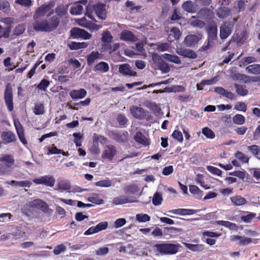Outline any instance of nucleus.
Returning <instances> with one entry per match:
<instances>
[{
	"label": "nucleus",
	"mask_w": 260,
	"mask_h": 260,
	"mask_svg": "<svg viewBox=\"0 0 260 260\" xmlns=\"http://www.w3.org/2000/svg\"><path fill=\"white\" fill-rule=\"evenodd\" d=\"M80 3H83V4L85 5L87 3V1L85 0L83 2L79 1L74 6L71 7L70 11V13L71 14L80 15L82 13V12L83 11V7L80 4Z\"/></svg>",
	"instance_id": "5701e85b"
},
{
	"label": "nucleus",
	"mask_w": 260,
	"mask_h": 260,
	"mask_svg": "<svg viewBox=\"0 0 260 260\" xmlns=\"http://www.w3.org/2000/svg\"><path fill=\"white\" fill-rule=\"evenodd\" d=\"M11 58L10 57H8L4 60V64L5 67L8 68L9 71H12L15 69V65L13 63L11 62Z\"/></svg>",
	"instance_id": "0e129e2a"
},
{
	"label": "nucleus",
	"mask_w": 260,
	"mask_h": 260,
	"mask_svg": "<svg viewBox=\"0 0 260 260\" xmlns=\"http://www.w3.org/2000/svg\"><path fill=\"white\" fill-rule=\"evenodd\" d=\"M1 137L5 144L15 142L17 140L16 137L12 131H4L1 135Z\"/></svg>",
	"instance_id": "4468645a"
},
{
	"label": "nucleus",
	"mask_w": 260,
	"mask_h": 260,
	"mask_svg": "<svg viewBox=\"0 0 260 260\" xmlns=\"http://www.w3.org/2000/svg\"><path fill=\"white\" fill-rule=\"evenodd\" d=\"M136 217L137 220L140 222H145L150 220V217L146 214H138Z\"/></svg>",
	"instance_id": "680f3d73"
},
{
	"label": "nucleus",
	"mask_w": 260,
	"mask_h": 260,
	"mask_svg": "<svg viewBox=\"0 0 260 260\" xmlns=\"http://www.w3.org/2000/svg\"><path fill=\"white\" fill-rule=\"evenodd\" d=\"M202 38L203 35L201 33H198L197 35H189L185 37L184 42L187 46H194L197 44Z\"/></svg>",
	"instance_id": "9b49d317"
},
{
	"label": "nucleus",
	"mask_w": 260,
	"mask_h": 260,
	"mask_svg": "<svg viewBox=\"0 0 260 260\" xmlns=\"http://www.w3.org/2000/svg\"><path fill=\"white\" fill-rule=\"evenodd\" d=\"M231 176L237 177L242 180H244L246 178L247 174L245 170L243 171H235L234 172H230L229 174Z\"/></svg>",
	"instance_id": "3c124183"
},
{
	"label": "nucleus",
	"mask_w": 260,
	"mask_h": 260,
	"mask_svg": "<svg viewBox=\"0 0 260 260\" xmlns=\"http://www.w3.org/2000/svg\"><path fill=\"white\" fill-rule=\"evenodd\" d=\"M135 141L145 146H149V141L146 137L140 132H138L134 136Z\"/></svg>",
	"instance_id": "393cba45"
},
{
	"label": "nucleus",
	"mask_w": 260,
	"mask_h": 260,
	"mask_svg": "<svg viewBox=\"0 0 260 260\" xmlns=\"http://www.w3.org/2000/svg\"><path fill=\"white\" fill-rule=\"evenodd\" d=\"M57 186L58 190H68L71 188L70 182L65 180H61L58 181Z\"/></svg>",
	"instance_id": "37998d69"
},
{
	"label": "nucleus",
	"mask_w": 260,
	"mask_h": 260,
	"mask_svg": "<svg viewBox=\"0 0 260 260\" xmlns=\"http://www.w3.org/2000/svg\"><path fill=\"white\" fill-rule=\"evenodd\" d=\"M112 185L111 181L109 179L103 180L95 183V185L99 187H108Z\"/></svg>",
	"instance_id": "052dcab7"
},
{
	"label": "nucleus",
	"mask_w": 260,
	"mask_h": 260,
	"mask_svg": "<svg viewBox=\"0 0 260 260\" xmlns=\"http://www.w3.org/2000/svg\"><path fill=\"white\" fill-rule=\"evenodd\" d=\"M232 28L227 25L226 22H223L220 27V37L222 40L226 39L232 33Z\"/></svg>",
	"instance_id": "6ab92c4d"
},
{
	"label": "nucleus",
	"mask_w": 260,
	"mask_h": 260,
	"mask_svg": "<svg viewBox=\"0 0 260 260\" xmlns=\"http://www.w3.org/2000/svg\"><path fill=\"white\" fill-rule=\"evenodd\" d=\"M45 112L44 106L42 103H37L35 105L34 113L35 115H42Z\"/></svg>",
	"instance_id": "09e8293b"
},
{
	"label": "nucleus",
	"mask_w": 260,
	"mask_h": 260,
	"mask_svg": "<svg viewBox=\"0 0 260 260\" xmlns=\"http://www.w3.org/2000/svg\"><path fill=\"white\" fill-rule=\"evenodd\" d=\"M215 223L218 225L224 226L231 230H237L238 229V226L236 224L228 221L217 220L215 221Z\"/></svg>",
	"instance_id": "7c9ffc66"
},
{
	"label": "nucleus",
	"mask_w": 260,
	"mask_h": 260,
	"mask_svg": "<svg viewBox=\"0 0 260 260\" xmlns=\"http://www.w3.org/2000/svg\"><path fill=\"white\" fill-rule=\"evenodd\" d=\"M88 201L96 205L103 204L104 202V200L102 199H100L99 198V194L96 193H94L92 194V196L89 197L88 198Z\"/></svg>",
	"instance_id": "a18cd8bd"
},
{
	"label": "nucleus",
	"mask_w": 260,
	"mask_h": 260,
	"mask_svg": "<svg viewBox=\"0 0 260 260\" xmlns=\"http://www.w3.org/2000/svg\"><path fill=\"white\" fill-rule=\"evenodd\" d=\"M113 37L109 31H104L102 34V41L104 43H110Z\"/></svg>",
	"instance_id": "4d7b16f0"
},
{
	"label": "nucleus",
	"mask_w": 260,
	"mask_h": 260,
	"mask_svg": "<svg viewBox=\"0 0 260 260\" xmlns=\"http://www.w3.org/2000/svg\"><path fill=\"white\" fill-rule=\"evenodd\" d=\"M230 240L232 241H236L239 240L238 244L240 245H246L251 243L252 241V239L244 236L237 235H232L230 236Z\"/></svg>",
	"instance_id": "aec40b11"
},
{
	"label": "nucleus",
	"mask_w": 260,
	"mask_h": 260,
	"mask_svg": "<svg viewBox=\"0 0 260 260\" xmlns=\"http://www.w3.org/2000/svg\"><path fill=\"white\" fill-rule=\"evenodd\" d=\"M109 70V65L106 62L101 61L94 66L95 71H99L101 72H107Z\"/></svg>",
	"instance_id": "79ce46f5"
},
{
	"label": "nucleus",
	"mask_w": 260,
	"mask_h": 260,
	"mask_svg": "<svg viewBox=\"0 0 260 260\" xmlns=\"http://www.w3.org/2000/svg\"><path fill=\"white\" fill-rule=\"evenodd\" d=\"M152 59L154 63L157 66V69L160 70L162 73H167L170 72V68L169 64L165 62L158 54L152 53Z\"/></svg>",
	"instance_id": "39448f33"
},
{
	"label": "nucleus",
	"mask_w": 260,
	"mask_h": 260,
	"mask_svg": "<svg viewBox=\"0 0 260 260\" xmlns=\"http://www.w3.org/2000/svg\"><path fill=\"white\" fill-rule=\"evenodd\" d=\"M172 212L173 213L181 215H192L196 213L194 210L193 209H178L176 210H174Z\"/></svg>",
	"instance_id": "a19ab883"
},
{
	"label": "nucleus",
	"mask_w": 260,
	"mask_h": 260,
	"mask_svg": "<svg viewBox=\"0 0 260 260\" xmlns=\"http://www.w3.org/2000/svg\"><path fill=\"white\" fill-rule=\"evenodd\" d=\"M4 100L7 108L9 111H12L13 109V93L10 84H7L4 92Z\"/></svg>",
	"instance_id": "0eeeda50"
},
{
	"label": "nucleus",
	"mask_w": 260,
	"mask_h": 260,
	"mask_svg": "<svg viewBox=\"0 0 260 260\" xmlns=\"http://www.w3.org/2000/svg\"><path fill=\"white\" fill-rule=\"evenodd\" d=\"M138 191V186L136 185L132 184L126 186L124 187V191L126 193H135Z\"/></svg>",
	"instance_id": "774afa93"
},
{
	"label": "nucleus",
	"mask_w": 260,
	"mask_h": 260,
	"mask_svg": "<svg viewBox=\"0 0 260 260\" xmlns=\"http://www.w3.org/2000/svg\"><path fill=\"white\" fill-rule=\"evenodd\" d=\"M216 83V80L215 78H212L209 80H202L199 84H197V89L199 90H202L203 86L206 85H212Z\"/></svg>",
	"instance_id": "49530a36"
},
{
	"label": "nucleus",
	"mask_w": 260,
	"mask_h": 260,
	"mask_svg": "<svg viewBox=\"0 0 260 260\" xmlns=\"http://www.w3.org/2000/svg\"><path fill=\"white\" fill-rule=\"evenodd\" d=\"M0 10L8 14L11 11L10 5L7 0H0Z\"/></svg>",
	"instance_id": "c03bdc74"
},
{
	"label": "nucleus",
	"mask_w": 260,
	"mask_h": 260,
	"mask_svg": "<svg viewBox=\"0 0 260 260\" xmlns=\"http://www.w3.org/2000/svg\"><path fill=\"white\" fill-rule=\"evenodd\" d=\"M207 170L214 175H216L218 176H221L222 174V171L217 168L213 166H208L207 167Z\"/></svg>",
	"instance_id": "69168bd1"
},
{
	"label": "nucleus",
	"mask_w": 260,
	"mask_h": 260,
	"mask_svg": "<svg viewBox=\"0 0 260 260\" xmlns=\"http://www.w3.org/2000/svg\"><path fill=\"white\" fill-rule=\"evenodd\" d=\"M145 105V106L150 110L153 113L159 114L161 111V108L159 105L155 102L147 101Z\"/></svg>",
	"instance_id": "cd10ccee"
},
{
	"label": "nucleus",
	"mask_w": 260,
	"mask_h": 260,
	"mask_svg": "<svg viewBox=\"0 0 260 260\" xmlns=\"http://www.w3.org/2000/svg\"><path fill=\"white\" fill-rule=\"evenodd\" d=\"M100 54L98 51H92L87 56L88 66H91L95 60L100 58Z\"/></svg>",
	"instance_id": "473e14b6"
},
{
	"label": "nucleus",
	"mask_w": 260,
	"mask_h": 260,
	"mask_svg": "<svg viewBox=\"0 0 260 260\" xmlns=\"http://www.w3.org/2000/svg\"><path fill=\"white\" fill-rule=\"evenodd\" d=\"M198 14L202 18L204 19H211L214 16L213 12L206 8L201 9L198 12Z\"/></svg>",
	"instance_id": "b1692460"
},
{
	"label": "nucleus",
	"mask_w": 260,
	"mask_h": 260,
	"mask_svg": "<svg viewBox=\"0 0 260 260\" xmlns=\"http://www.w3.org/2000/svg\"><path fill=\"white\" fill-rule=\"evenodd\" d=\"M235 156L239 160L243 163H247L249 161V157L246 156L243 152L238 151L235 154Z\"/></svg>",
	"instance_id": "6e6d98bb"
},
{
	"label": "nucleus",
	"mask_w": 260,
	"mask_h": 260,
	"mask_svg": "<svg viewBox=\"0 0 260 260\" xmlns=\"http://www.w3.org/2000/svg\"><path fill=\"white\" fill-rule=\"evenodd\" d=\"M34 20L32 26L34 30L37 31L48 32L47 19H37Z\"/></svg>",
	"instance_id": "9d476101"
},
{
	"label": "nucleus",
	"mask_w": 260,
	"mask_h": 260,
	"mask_svg": "<svg viewBox=\"0 0 260 260\" xmlns=\"http://www.w3.org/2000/svg\"><path fill=\"white\" fill-rule=\"evenodd\" d=\"M116 120L119 124L122 126H125L128 121V120L125 115L121 114L117 115Z\"/></svg>",
	"instance_id": "e2e57ef3"
},
{
	"label": "nucleus",
	"mask_w": 260,
	"mask_h": 260,
	"mask_svg": "<svg viewBox=\"0 0 260 260\" xmlns=\"http://www.w3.org/2000/svg\"><path fill=\"white\" fill-rule=\"evenodd\" d=\"M233 121L235 124L242 125L245 122V117L241 114H237L233 117Z\"/></svg>",
	"instance_id": "864d4df0"
},
{
	"label": "nucleus",
	"mask_w": 260,
	"mask_h": 260,
	"mask_svg": "<svg viewBox=\"0 0 260 260\" xmlns=\"http://www.w3.org/2000/svg\"><path fill=\"white\" fill-rule=\"evenodd\" d=\"M118 151L115 146L109 144L105 146L102 154V158L103 159L112 161L115 156L117 155Z\"/></svg>",
	"instance_id": "20e7f679"
},
{
	"label": "nucleus",
	"mask_w": 260,
	"mask_h": 260,
	"mask_svg": "<svg viewBox=\"0 0 260 260\" xmlns=\"http://www.w3.org/2000/svg\"><path fill=\"white\" fill-rule=\"evenodd\" d=\"M8 184L14 186L15 187H29L32 183L31 181L28 180L17 181L15 180H12L7 182Z\"/></svg>",
	"instance_id": "bb28decb"
},
{
	"label": "nucleus",
	"mask_w": 260,
	"mask_h": 260,
	"mask_svg": "<svg viewBox=\"0 0 260 260\" xmlns=\"http://www.w3.org/2000/svg\"><path fill=\"white\" fill-rule=\"evenodd\" d=\"M14 124L20 141L23 144H27V142L24 136V128L22 124L19 120H14Z\"/></svg>",
	"instance_id": "f8f14e48"
},
{
	"label": "nucleus",
	"mask_w": 260,
	"mask_h": 260,
	"mask_svg": "<svg viewBox=\"0 0 260 260\" xmlns=\"http://www.w3.org/2000/svg\"><path fill=\"white\" fill-rule=\"evenodd\" d=\"M202 132L206 138L212 139L215 137L214 132L210 128L205 127L202 129Z\"/></svg>",
	"instance_id": "8fccbe9b"
},
{
	"label": "nucleus",
	"mask_w": 260,
	"mask_h": 260,
	"mask_svg": "<svg viewBox=\"0 0 260 260\" xmlns=\"http://www.w3.org/2000/svg\"><path fill=\"white\" fill-rule=\"evenodd\" d=\"M68 5H59L55 9V13L57 17H62L66 15L68 13Z\"/></svg>",
	"instance_id": "58836bf2"
},
{
	"label": "nucleus",
	"mask_w": 260,
	"mask_h": 260,
	"mask_svg": "<svg viewBox=\"0 0 260 260\" xmlns=\"http://www.w3.org/2000/svg\"><path fill=\"white\" fill-rule=\"evenodd\" d=\"M178 53L180 55L190 58H196L197 57V54L194 51L189 49L181 50L178 51Z\"/></svg>",
	"instance_id": "c9c22d12"
},
{
	"label": "nucleus",
	"mask_w": 260,
	"mask_h": 260,
	"mask_svg": "<svg viewBox=\"0 0 260 260\" xmlns=\"http://www.w3.org/2000/svg\"><path fill=\"white\" fill-rule=\"evenodd\" d=\"M120 39L126 42H135L138 40L135 35L131 31L123 30L120 34Z\"/></svg>",
	"instance_id": "f3484780"
},
{
	"label": "nucleus",
	"mask_w": 260,
	"mask_h": 260,
	"mask_svg": "<svg viewBox=\"0 0 260 260\" xmlns=\"http://www.w3.org/2000/svg\"><path fill=\"white\" fill-rule=\"evenodd\" d=\"M189 189L191 193L198 195L199 197H202L203 194V191L200 190L197 186L194 185H190Z\"/></svg>",
	"instance_id": "13d9d810"
},
{
	"label": "nucleus",
	"mask_w": 260,
	"mask_h": 260,
	"mask_svg": "<svg viewBox=\"0 0 260 260\" xmlns=\"http://www.w3.org/2000/svg\"><path fill=\"white\" fill-rule=\"evenodd\" d=\"M94 6H87L86 7V11L85 15L93 21L96 22V20L94 18Z\"/></svg>",
	"instance_id": "de8ad7c7"
},
{
	"label": "nucleus",
	"mask_w": 260,
	"mask_h": 260,
	"mask_svg": "<svg viewBox=\"0 0 260 260\" xmlns=\"http://www.w3.org/2000/svg\"><path fill=\"white\" fill-rule=\"evenodd\" d=\"M33 182L36 184H43L47 186L53 187L55 180L52 176L45 175L39 178L34 179Z\"/></svg>",
	"instance_id": "1a4fd4ad"
},
{
	"label": "nucleus",
	"mask_w": 260,
	"mask_h": 260,
	"mask_svg": "<svg viewBox=\"0 0 260 260\" xmlns=\"http://www.w3.org/2000/svg\"><path fill=\"white\" fill-rule=\"evenodd\" d=\"M247 149L254 156H257L260 153V147L256 145L249 146L247 147Z\"/></svg>",
	"instance_id": "5fc2aeb1"
},
{
	"label": "nucleus",
	"mask_w": 260,
	"mask_h": 260,
	"mask_svg": "<svg viewBox=\"0 0 260 260\" xmlns=\"http://www.w3.org/2000/svg\"><path fill=\"white\" fill-rule=\"evenodd\" d=\"M53 7L51 3H45L37 8L33 16L34 19H41Z\"/></svg>",
	"instance_id": "423d86ee"
},
{
	"label": "nucleus",
	"mask_w": 260,
	"mask_h": 260,
	"mask_svg": "<svg viewBox=\"0 0 260 260\" xmlns=\"http://www.w3.org/2000/svg\"><path fill=\"white\" fill-rule=\"evenodd\" d=\"M15 164L14 156L11 154H6L0 157V174H9Z\"/></svg>",
	"instance_id": "f257e3e1"
},
{
	"label": "nucleus",
	"mask_w": 260,
	"mask_h": 260,
	"mask_svg": "<svg viewBox=\"0 0 260 260\" xmlns=\"http://www.w3.org/2000/svg\"><path fill=\"white\" fill-rule=\"evenodd\" d=\"M162 198L161 195L157 192H155L152 199V204L154 206H158L161 204Z\"/></svg>",
	"instance_id": "bf43d9fd"
},
{
	"label": "nucleus",
	"mask_w": 260,
	"mask_h": 260,
	"mask_svg": "<svg viewBox=\"0 0 260 260\" xmlns=\"http://www.w3.org/2000/svg\"><path fill=\"white\" fill-rule=\"evenodd\" d=\"M50 82L46 79H43L41 81L40 83L38 85L37 88L40 90L45 91L46 88L49 86Z\"/></svg>",
	"instance_id": "338daca9"
},
{
	"label": "nucleus",
	"mask_w": 260,
	"mask_h": 260,
	"mask_svg": "<svg viewBox=\"0 0 260 260\" xmlns=\"http://www.w3.org/2000/svg\"><path fill=\"white\" fill-rule=\"evenodd\" d=\"M165 232L166 234L169 235L171 237H175L182 231V230L180 228H177L175 227H170L165 228Z\"/></svg>",
	"instance_id": "72a5a7b5"
},
{
	"label": "nucleus",
	"mask_w": 260,
	"mask_h": 260,
	"mask_svg": "<svg viewBox=\"0 0 260 260\" xmlns=\"http://www.w3.org/2000/svg\"><path fill=\"white\" fill-rule=\"evenodd\" d=\"M182 8L186 12L190 13L194 12V7L191 1L184 2L182 5Z\"/></svg>",
	"instance_id": "4c0bfd02"
},
{
	"label": "nucleus",
	"mask_w": 260,
	"mask_h": 260,
	"mask_svg": "<svg viewBox=\"0 0 260 260\" xmlns=\"http://www.w3.org/2000/svg\"><path fill=\"white\" fill-rule=\"evenodd\" d=\"M170 45L168 43L158 42L156 44V49L159 52H164L169 50Z\"/></svg>",
	"instance_id": "603ef678"
},
{
	"label": "nucleus",
	"mask_w": 260,
	"mask_h": 260,
	"mask_svg": "<svg viewBox=\"0 0 260 260\" xmlns=\"http://www.w3.org/2000/svg\"><path fill=\"white\" fill-rule=\"evenodd\" d=\"M245 70L249 74L258 75L260 74V64H253L249 65L246 68Z\"/></svg>",
	"instance_id": "c756f323"
},
{
	"label": "nucleus",
	"mask_w": 260,
	"mask_h": 260,
	"mask_svg": "<svg viewBox=\"0 0 260 260\" xmlns=\"http://www.w3.org/2000/svg\"><path fill=\"white\" fill-rule=\"evenodd\" d=\"M71 36L74 39L82 38L84 40L90 39L92 36L84 29L74 27L70 30Z\"/></svg>",
	"instance_id": "6e6552de"
},
{
	"label": "nucleus",
	"mask_w": 260,
	"mask_h": 260,
	"mask_svg": "<svg viewBox=\"0 0 260 260\" xmlns=\"http://www.w3.org/2000/svg\"><path fill=\"white\" fill-rule=\"evenodd\" d=\"M131 69L132 68L128 64L124 63L120 65L118 69V71L121 74L125 76H137V73L135 71H132Z\"/></svg>",
	"instance_id": "dca6fc26"
},
{
	"label": "nucleus",
	"mask_w": 260,
	"mask_h": 260,
	"mask_svg": "<svg viewBox=\"0 0 260 260\" xmlns=\"http://www.w3.org/2000/svg\"><path fill=\"white\" fill-rule=\"evenodd\" d=\"M231 200L233 204L236 206L243 205L246 202V199L240 196L232 197Z\"/></svg>",
	"instance_id": "f704fd0d"
},
{
	"label": "nucleus",
	"mask_w": 260,
	"mask_h": 260,
	"mask_svg": "<svg viewBox=\"0 0 260 260\" xmlns=\"http://www.w3.org/2000/svg\"><path fill=\"white\" fill-rule=\"evenodd\" d=\"M236 92L241 96L246 95L248 93V90L246 89L245 85H240L237 83L234 84Z\"/></svg>",
	"instance_id": "2f4dec72"
},
{
	"label": "nucleus",
	"mask_w": 260,
	"mask_h": 260,
	"mask_svg": "<svg viewBox=\"0 0 260 260\" xmlns=\"http://www.w3.org/2000/svg\"><path fill=\"white\" fill-rule=\"evenodd\" d=\"M186 248L194 252H200L203 251L205 247L203 244H192L187 243H183Z\"/></svg>",
	"instance_id": "c85d7f7f"
},
{
	"label": "nucleus",
	"mask_w": 260,
	"mask_h": 260,
	"mask_svg": "<svg viewBox=\"0 0 260 260\" xmlns=\"http://www.w3.org/2000/svg\"><path fill=\"white\" fill-rule=\"evenodd\" d=\"M132 115L138 119H144L146 118V111L142 107L136 106H132L130 109Z\"/></svg>",
	"instance_id": "ddd939ff"
},
{
	"label": "nucleus",
	"mask_w": 260,
	"mask_h": 260,
	"mask_svg": "<svg viewBox=\"0 0 260 260\" xmlns=\"http://www.w3.org/2000/svg\"><path fill=\"white\" fill-rule=\"evenodd\" d=\"M60 23L59 18L57 15H54L49 20L47 19V27L48 32H51L56 29Z\"/></svg>",
	"instance_id": "2eb2a0df"
},
{
	"label": "nucleus",
	"mask_w": 260,
	"mask_h": 260,
	"mask_svg": "<svg viewBox=\"0 0 260 260\" xmlns=\"http://www.w3.org/2000/svg\"><path fill=\"white\" fill-rule=\"evenodd\" d=\"M230 11L229 9L222 7L217 9L216 14L219 18L224 19L230 15Z\"/></svg>",
	"instance_id": "e433bc0d"
},
{
	"label": "nucleus",
	"mask_w": 260,
	"mask_h": 260,
	"mask_svg": "<svg viewBox=\"0 0 260 260\" xmlns=\"http://www.w3.org/2000/svg\"><path fill=\"white\" fill-rule=\"evenodd\" d=\"M135 201L132 198L127 196H120L113 199V202L115 205H122L128 203H133Z\"/></svg>",
	"instance_id": "a878e982"
},
{
	"label": "nucleus",
	"mask_w": 260,
	"mask_h": 260,
	"mask_svg": "<svg viewBox=\"0 0 260 260\" xmlns=\"http://www.w3.org/2000/svg\"><path fill=\"white\" fill-rule=\"evenodd\" d=\"M162 56L170 62H172L176 64H180L181 63V59L177 55H174L169 53H165L163 54Z\"/></svg>",
	"instance_id": "ea45409f"
},
{
	"label": "nucleus",
	"mask_w": 260,
	"mask_h": 260,
	"mask_svg": "<svg viewBox=\"0 0 260 260\" xmlns=\"http://www.w3.org/2000/svg\"><path fill=\"white\" fill-rule=\"evenodd\" d=\"M155 247L158 252L162 254H174L179 250V244L171 243L157 244Z\"/></svg>",
	"instance_id": "7ed1b4c3"
},
{
	"label": "nucleus",
	"mask_w": 260,
	"mask_h": 260,
	"mask_svg": "<svg viewBox=\"0 0 260 260\" xmlns=\"http://www.w3.org/2000/svg\"><path fill=\"white\" fill-rule=\"evenodd\" d=\"M214 91L218 94L226 97L231 100H233L236 99V96L234 93L231 91H228L221 87H217L214 88Z\"/></svg>",
	"instance_id": "412c9836"
},
{
	"label": "nucleus",
	"mask_w": 260,
	"mask_h": 260,
	"mask_svg": "<svg viewBox=\"0 0 260 260\" xmlns=\"http://www.w3.org/2000/svg\"><path fill=\"white\" fill-rule=\"evenodd\" d=\"M94 11L98 18L102 20L106 19L107 15L105 5L103 4H98L94 5Z\"/></svg>",
	"instance_id": "a211bd4d"
},
{
	"label": "nucleus",
	"mask_w": 260,
	"mask_h": 260,
	"mask_svg": "<svg viewBox=\"0 0 260 260\" xmlns=\"http://www.w3.org/2000/svg\"><path fill=\"white\" fill-rule=\"evenodd\" d=\"M207 32L208 38L207 42L202 47L201 50L202 51H207L212 47L213 42L217 39V26L215 22H212L208 24L206 27Z\"/></svg>",
	"instance_id": "f03ea898"
},
{
	"label": "nucleus",
	"mask_w": 260,
	"mask_h": 260,
	"mask_svg": "<svg viewBox=\"0 0 260 260\" xmlns=\"http://www.w3.org/2000/svg\"><path fill=\"white\" fill-rule=\"evenodd\" d=\"M86 91L83 88L79 90H72L70 92V95L73 100L82 99L86 96Z\"/></svg>",
	"instance_id": "4be33fe9"
}]
</instances>
